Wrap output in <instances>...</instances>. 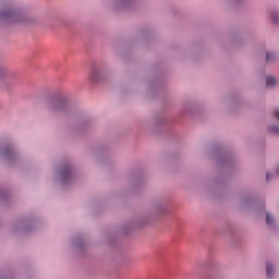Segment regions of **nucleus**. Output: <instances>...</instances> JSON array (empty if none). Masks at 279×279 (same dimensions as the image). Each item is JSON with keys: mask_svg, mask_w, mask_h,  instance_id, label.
Returning a JSON list of instances; mask_svg holds the SVG:
<instances>
[{"mask_svg": "<svg viewBox=\"0 0 279 279\" xmlns=\"http://www.w3.org/2000/svg\"><path fill=\"white\" fill-rule=\"evenodd\" d=\"M266 86H276V77L274 76H268L266 78Z\"/></svg>", "mask_w": 279, "mask_h": 279, "instance_id": "obj_1", "label": "nucleus"}, {"mask_svg": "<svg viewBox=\"0 0 279 279\" xmlns=\"http://www.w3.org/2000/svg\"><path fill=\"white\" fill-rule=\"evenodd\" d=\"M272 274H274V268L271 267V264H267L266 265V276H267V278H271Z\"/></svg>", "mask_w": 279, "mask_h": 279, "instance_id": "obj_2", "label": "nucleus"}, {"mask_svg": "<svg viewBox=\"0 0 279 279\" xmlns=\"http://www.w3.org/2000/svg\"><path fill=\"white\" fill-rule=\"evenodd\" d=\"M98 77H99V71L93 70V72L90 74L92 82H98Z\"/></svg>", "mask_w": 279, "mask_h": 279, "instance_id": "obj_3", "label": "nucleus"}, {"mask_svg": "<svg viewBox=\"0 0 279 279\" xmlns=\"http://www.w3.org/2000/svg\"><path fill=\"white\" fill-rule=\"evenodd\" d=\"M64 109V105L62 102H57L56 105H53L51 107V110H53L54 112L58 110H63Z\"/></svg>", "mask_w": 279, "mask_h": 279, "instance_id": "obj_4", "label": "nucleus"}, {"mask_svg": "<svg viewBox=\"0 0 279 279\" xmlns=\"http://www.w3.org/2000/svg\"><path fill=\"white\" fill-rule=\"evenodd\" d=\"M266 223L268 226H271V223H274V216H271V214L266 215Z\"/></svg>", "mask_w": 279, "mask_h": 279, "instance_id": "obj_5", "label": "nucleus"}, {"mask_svg": "<svg viewBox=\"0 0 279 279\" xmlns=\"http://www.w3.org/2000/svg\"><path fill=\"white\" fill-rule=\"evenodd\" d=\"M275 58H276V54H274L271 52L266 53V61L267 62H271Z\"/></svg>", "mask_w": 279, "mask_h": 279, "instance_id": "obj_6", "label": "nucleus"}, {"mask_svg": "<svg viewBox=\"0 0 279 279\" xmlns=\"http://www.w3.org/2000/svg\"><path fill=\"white\" fill-rule=\"evenodd\" d=\"M274 117H275V119H279V109L275 110Z\"/></svg>", "mask_w": 279, "mask_h": 279, "instance_id": "obj_7", "label": "nucleus"}, {"mask_svg": "<svg viewBox=\"0 0 279 279\" xmlns=\"http://www.w3.org/2000/svg\"><path fill=\"white\" fill-rule=\"evenodd\" d=\"M271 132H275L276 134H279V128H276V126L271 128Z\"/></svg>", "mask_w": 279, "mask_h": 279, "instance_id": "obj_8", "label": "nucleus"}, {"mask_svg": "<svg viewBox=\"0 0 279 279\" xmlns=\"http://www.w3.org/2000/svg\"><path fill=\"white\" fill-rule=\"evenodd\" d=\"M266 180H267V182H269L271 180V174L270 173L266 174Z\"/></svg>", "mask_w": 279, "mask_h": 279, "instance_id": "obj_9", "label": "nucleus"}, {"mask_svg": "<svg viewBox=\"0 0 279 279\" xmlns=\"http://www.w3.org/2000/svg\"><path fill=\"white\" fill-rule=\"evenodd\" d=\"M272 21H274L275 23H278V19H276V15H272Z\"/></svg>", "mask_w": 279, "mask_h": 279, "instance_id": "obj_10", "label": "nucleus"}, {"mask_svg": "<svg viewBox=\"0 0 279 279\" xmlns=\"http://www.w3.org/2000/svg\"><path fill=\"white\" fill-rule=\"evenodd\" d=\"M10 13H2L1 16H8Z\"/></svg>", "mask_w": 279, "mask_h": 279, "instance_id": "obj_11", "label": "nucleus"}]
</instances>
